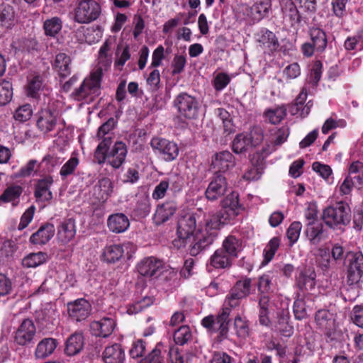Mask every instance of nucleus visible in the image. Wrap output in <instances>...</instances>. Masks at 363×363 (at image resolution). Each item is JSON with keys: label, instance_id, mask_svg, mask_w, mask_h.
Returning <instances> with one entry per match:
<instances>
[{"label": "nucleus", "instance_id": "f257e3e1", "mask_svg": "<svg viewBox=\"0 0 363 363\" xmlns=\"http://www.w3.org/2000/svg\"><path fill=\"white\" fill-rule=\"evenodd\" d=\"M222 210L216 213L209 214L206 224V237L202 236L203 242L209 243L213 237H217L220 227L233 220L241 210L238 194L232 192L221 201Z\"/></svg>", "mask_w": 363, "mask_h": 363}, {"label": "nucleus", "instance_id": "f03ea898", "mask_svg": "<svg viewBox=\"0 0 363 363\" xmlns=\"http://www.w3.org/2000/svg\"><path fill=\"white\" fill-rule=\"evenodd\" d=\"M208 216L204 218L203 223L196 225V218L193 213H186L182 216L177 224V234L181 240H187L192 238V243L189 248V253L192 256H196L206 247L210 246L215 240L216 237H213L211 242H203L202 236L206 237V222Z\"/></svg>", "mask_w": 363, "mask_h": 363}, {"label": "nucleus", "instance_id": "7ed1b4c3", "mask_svg": "<svg viewBox=\"0 0 363 363\" xmlns=\"http://www.w3.org/2000/svg\"><path fill=\"white\" fill-rule=\"evenodd\" d=\"M101 6L94 0H79L74 11V20L79 23H89L96 20Z\"/></svg>", "mask_w": 363, "mask_h": 363}, {"label": "nucleus", "instance_id": "20e7f679", "mask_svg": "<svg viewBox=\"0 0 363 363\" xmlns=\"http://www.w3.org/2000/svg\"><path fill=\"white\" fill-rule=\"evenodd\" d=\"M101 78L93 73L84 79L79 88L73 92V96L78 101L83 100L86 103L92 101L100 94Z\"/></svg>", "mask_w": 363, "mask_h": 363}, {"label": "nucleus", "instance_id": "39448f33", "mask_svg": "<svg viewBox=\"0 0 363 363\" xmlns=\"http://www.w3.org/2000/svg\"><path fill=\"white\" fill-rule=\"evenodd\" d=\"M263 140V131L259 128L252 129L249 133L237 135L233 141V150L239 154L259 145Z\"/></svg>", "mask_w": 363, "mask_h": 363}, {"label": "nucleus", "instance_id": "423d86ee", "mask_svg": "<svg viewBox=\"0 0 363 363\" xmlns=\"http://www.w3.org/2000/svg\"><path fill=\"white\" fill-rule=\"evenodd\" d=\"M323 219L325 224L334 227L350 222V207L343 202H339L334 206H329L323 211Z\"/></svg>", "mask_w": 363, "mask_h": 363}, {"label": "nucleus", "instance_id": "0eeeda50", "mask_svg": "<svg viewBox=\"0 0 363 363\" xmlns=\"http://www.w3.org/2000/svg\"><path fill=\"white\" fill-rule=\"evenodd\" d=\"M150 145L155 153L166 162H172L179 155V148L173 141L162 138H153Z\"/></svg>", "mask_w": 363, "mask_h": 363}, {"label": "nucleus", "instance_id": "6e6552de", "mask_svg": "<svg viewBox=\"0 0 363 363\" xmlns=\"http://www.w3.org/2000/svg\"><path fill=\"white\" fill-rule=\"evenodd\" d=\"M230 308H223L218 315H208L202 320V325L211 332L219 331L220 335L225 337L228 330V318Z\"/></svg>", "mask_w": 363, "mask_h": 363}, {"label": "nucleus", "instance_id": "1a4fd4ad", "mask_svg": "<svg viewBox=\"0 0 363 363\" xmlns=\"http://www.w3.org/2000/svg\"><path fill=\"white\" fill-rule=\"evenodd\" d=\"M60 121V111L49 104L48 107L39 112L37 126L40 131L46 133L53 130Z\"/></svg>", "mask_w": 363, "mask_h": 363}, {"label": "nucleus", "instance_id": "9d476101", "mask_svg": "<svg viewBox=\"0 0 363 363\" xmlns=\"http://www.w3.org/2000/svg\"><path fill=\"white\" fill-rule=\"evenodd\" d=\"M180 115L186 118H195L198 115L199 103L196 98L186 94H179L174 101Z\"/></svg>", "mask_w": 363, "mask_h": 363}, {"label": "nucleus", "instance_id": "9b49d317", "mask_svg": "<svg viewBox=\"0 0 363 363\" xmlns=\"http://www.w3.org/2000/svg\"><path fill=\"white\" fill-rule=\"evenodd\" d=\"M227 190L226 178L220 173H216L206 190V197L209 201H216L223 196Z\"/></svg>", "mask_w": 363, "mask_h": 363}, {"label": "nucleus", "instance_id": "f8f14e48", "mask_svg": "<svg viewBox=\"0 0 363 363\" xmlns=\"http://www.w3.org/2000/svg\"><path fill=\"white\" fill-rule=\"evenodd\" d=\"M161 260L150 257L143 259L137 266L140 274L148 277H157L160 275L162 269Z\"/></svg>", "mask_w": 363, "mask_h": 363}, {"label": "nucleus", "instance_id": "ddd939ff", "mask_svg": "<svg viewBox=\"0 0 363 363\" xmlns=\"http://www.w3.org/2000/svg\"><path fill=\"white\" fill-rule=\"evenodd\" d=\"M68 313L71 318L76 321L85 320L90 314L91 305L84 298H79L67 306Z\"/></svg>", "mask_w": 363, "mask_h": 363}, {"label": "nucleus", "instance_id": "4468645a", "mask_svg": "<svg viewBox=\"0 0 363 363\" xmlns=\"http://www.w3.org/2000/svg\"><path fill=\"white\" fill-rule=\"evenodd\" d=\"M315 320L318 328L330 335L337 328L335 315L328 310H319L315 315Z\"/></svg>", "mask_w": 363, "mask_h": 363}, {"label": "nucleus", "instance_id": "2eb2a0df", "mask_svg": "<svg viewBox=\"0 0 363 363\" xmlns=\"http://www.w3.org/2000/svg\"><path fill=\"white\" fill-rule=\"evenodd\" d=\"M35 334V327L30 319L24 320L15 335V342L19 345H27L32 342Z\"/></svg>", "mask_w": 363, "mask_h": 363}, {"label": "nucleus", "instance_id": "dca6fc26", "mask_svg": "<svg viewBox=\"0 0 363 363\" xmlns=\"http://www.w3.org/2000/svg\"><path fill=\"white\" fill-rule=\"evenodd\" d=\"M127 147L123 142H116L108 153L107 163L114 169H118L124 163Z\"/></svg>", "mask_w": 363, "mask_h": 363}, {"label": "nucleus", "instance_id": "f3484780", "mask_svg": "<svg viewBox=\"0 0 363 363\" xmlns=\"http://www.w3.org/2000/svg\"><path fill=\"white\" fill-rule=\"evenodd\" d=\"M116 325L113 318L104 317L99 320L93 321L90 328L92 334L95 336L107 337L113 333Z\"/></svg>", "mask_w": 363, "mask_h": 363}, {"label": "nucleus", "instance_id": "a211bd4d", "mask_svg": "<svg viewBox=\"0 0 363 363\" xmlns=\"http://www.w3.org/2000/svg\"><path fill=\"white\" fill-rule=\"evenodd\" d=\"M235 164V158L229 151L216 153L213 158L211 167L218 173L225 172Z\"/></svg>", "mask_w": 363, "mask_h": 363}, {"label": "nucleus", "instance_id": "6ab92c4d", "mask_svg": "<svg viewBox=\"0 0 363 363\" xmlns=\"http://www.w3.org/2000/svg\"><path fill=\"white\" fill-rule=\"evenodd\" d=\"M363 274V255L360 252L350 255L348 269V281L357 283Z\"/></svg>", "mask_w": 363, "mask_h": 363}, {"label": "nucleus", "instance_id": "aec40b11", "mask_svg": "<svg viewBox=\"0 0 363 363\" xmlns=\"http://www.w3.org/2000/svg\"><path fill=\"white\" fill-rule=\"evenodd\" d=\"M53 183L52 177L46 176L38 179L35 184L34 195L38 201H49L52 199L50 186Z\"/></svg>", "mask_w": 363, "mask_h": 363}, {"label": "nucleus", "instance_id": "412c9836", "mask_svg": "<svg viewBox=\"0 0 363 363\" xmlns=\"http://www.w3.org/2000/svg\"><path fill=\"white\" fill-rule=\"evenodd\" d=\"M107 225L110 231L114 233H122L130 226V220L126 215L117 213L108 216Z\"/></svg>", "mask_w": 363, "mask_h": 363}, {"label": "nucleus", "instance_id": "4be33fe9", "mask_svg": "<svg viewBox=\"0 0 363 363\" xmlns=\"http://www.w3.org/2000/svg\"><path fill=\"white\" fill-rule=\"evenodd\" d=\"M55 232V226L52 224L45 223L32 234L29 240L33 245H43L50 240L54 236Z\"/></svg>", "mask_w": 363, "mask_h": 363}, {"label": "nucleus", "instance_id": "5701e85b", "mask_svg": "<svg viewBox=\"0 0 363 363\" xmlns=\"http://www.w3.org/2000/svg\"><path fill=\"white\" fill-rule=\"evenodd\" d=\"M177 206L174 201H167L157 207L154 215V220L157 225L167 221L177 211Z\"/></svg>", "mask_w": 363, "mask_h": 363}, {"label": "nucleus", "instance_id": "b1692460", "mask_svg": "<svg viewBox=\"0 0 363 363\" xmlns=\"http://www.w3.org/2000/svg\"><path fill=\"white\" fill-rule=\"evenodd\" d=\"M76 226L73 219L69 218L63 220L57 228V239L63 244L68 243L75 236Z\"/></svg>", "mask_w": 363, "mask_h": 363}, {"label": "nucleus", "instance_id": "393cba45", "mask_svg": "<svg viewBox=\"0 0 363 363\" xmlns=\"http://www.w3.org/2000/svg\"><path fill=\"white\" fill-rule=\"evenodd\" d=\"M304 233L312 245H318L325 238L323 225L313 221H309Z\"/></svg>", "mask_w": 363, "mask_h": 363}, {"label": "nucleus", "instance_id": "a878e982", "mask_svg": "<svg viewBox=\"0 0 363 363\" xmlns=\"http://www.w3.org/2000/svg\"><path fill=\"white\" fill-rule=\"evenodd\" d=\"M103 359L105 363H123L125 352L121 345L115 343L105 348Z\"/></svg>", "mask_w": 363, "mask_h": 363}, {"label": "nucleus", "instance_id": "bb28decb", "mask_svg": "<svg viewBox=\"0 0 363 363\" xmlns=\"http://www.w3.org/2000/svg\"><path fill=\"white\" fill-rule=\"evenodd\" d=\"M316 274L313 269L301 271L296 278L297 285L301 291H311L315 286Z\"/></svg>", "mask_w": 363, "mask_h": 363}, {"label": "nucleus", "instance_id": "cd10ccee", "mask_svg": "<svg viewBox=\"0 0 363 363\" xmlns=\"http://www.w3.org/2000/svg\"><path fill=\"white\" fill-rule=\"evenodd\" d=\"M233 259V258L229 257L223 249L219 248L210 257L208 267H212L214 269L229 268L232 264Z\"/></svg>", "mask_w": 363, "mask_h": 363}, {"label": "nucleus", "instance_id": "c85d7f7f", "mask_svg": "<svg viewBox=\"0 0 363 363\" xmlns=\"http://www.w3.org/2000/svg\"><path fill=\"white\" fill-rule=\"evenodd\" d=\"M57 346V341L52 337L43 339L36 346L35 356L38 359H44L51 355Z\"/></svg>", "mask_w": 363, "mask_h": 363}, {"label": "nucleus", "instance_id": "c756f323", "mask_svg": "<svg viewBox=\"0 0 363 363\" xmlns=\"http://www.w3.org/2000/svg\"><path fill=\"white\" fill-rule=\"evenodd\" d=\"M84 337L81 333L71 335L66 341L65 352L68 356L79 354L84 347Z\"/></svg>", "mask_w": 363, "mask_h": 363}, {"label": "nucleus", "instance_id": "7c9ffc66", "mask_svg": "<svg viewBox=\"0 0 363 363\" xmlns=\"http://www.w3.org/2000/svg\"><path fill=\"white\" fill-rule=\"evenodd\" d=\"M257 41L263 50H267L269 52L277 50L279 46L275 34L269 30H262Z\"/></svg>", "mask_w": 363, "mask_h": 363}, {"label": "nucleus", "instance_id": "2f4dec72", "mask_svg": "<svg viewBox=\"0 0 363 363\" xmlns=\"http://www.w3.org/2000/svg\"><path fill=\"white\" fill-rule=\"evenodd\" d=\"M113 184L110 179L102 178L94 186V194L99 201H106L112 194Z\"/></svg>", "mask_w": 363, "mask_h": 363}, {"label": "nucleus", "instance_id": "473e14b6", "mask_svg": "<svg viewBox=\"0 0 363 363\" xmlns=\"http://www.w3.org/2000/svg\"><path fill=\"white\" fill-rule=\"evenodd\" d=\"M70 65L69 56L65 53H59L55 57L53 67L61 77H67L71 72Z\"/></svg>", "mask_w": 363, "mask_h": 363}, {"label": "nucleus", "instance_id": "72a5a7b5", "mask_svg": "<svg viewBox=\"0 0 363 363\" xmlns=\"http://www.w3.org/2000/svg\"><path fill=\"white\" fill-rule=\"evenodd\" d=\"M310 36L315 50L317 52H323L327 45L325 33L319 28L313 27L310 29Z\"/></svg>", "mask_w": 363, "mask_h": 363}, {"label": "nucleus", "instance_id": "f704fd0d", "mask_svg": "<svg viewBox=\"0 0 363 363\" xmlns=\"http://www.w3.org/2000/svg\"><path fill=\"white\" fill-rule=\"evenodd\" d=\"M241 241L233 235H228L223 242V249L229 257L235 259L241 250Z\"/></svg>", "mask_w": 363, "mask_h": 363}, {"label": "nucleus", "instance_id": "c9c22d12", "mask_svg": "<svg viewBox=\"0 0 363 363\" xmlns=\"http://www.w3.org/2000/svg\"><path fill=\"white\" fill-rule=\"evenodd\" d=\"M123 255V247L121 245H111L106 246L103 252L104 261L111 263L118 261Z\"/></svg>", "mask_w": 363, "mask_h": 363}, {"label": "nucleus", "instance_id": "e433bc0d", "mask_svg": "<svg viewBox=\"0 0 363 363\" xmlns=\"http://www.w3.org/2000/svg\"><path fill=\"white\" fill-rule=\"evenodd\" d=\"M112 143L111 138L110 137L105 138L98 145L94 155V161L99 164H104L106 161L107 162L108 158V149Z\"/></svg>", "mask_w": 363, "mask_h": 363}, {"label": "nucleus", "instance_id": "4c0bfd02", "mask_svg": "<svg viewBox=\"0 0 363 363\" xmlns=\"http://www.w3.org/2000/svg\"><path fill=\"white\" fill-rule=\"evenodd\" d=\"M62 21L60 18L55 16L44 21L43 29L47 36L55 37L62 30Z\"/></svg>", "mask_w": 363, "mask_h": 363}, {"label": "nucleus", "instance_id": "58836bf2", "mask_svg": "<svg viewBox=\"0 0 363 363\" xmlns=\"http://www.w3.org/2000/svg\"><path fill=\"white\" fill-rule=\"evenodd\" d=\"M48 256L47 253L38 252L36 253H30L23 258V265L25 267H37L47 262Z\"/></svg>", "mask_w": 363, "mask_h": 363}, {"label": "nucleus", "instance_id": "ea45409f", "mask_svg": "<svg viewBox=\"0 0 363 363\" xmlns=\"http://www.w3.org/2000/svg\"><path fill=\"white\" fill-rule=\"evenodd\" d=\"M233 329L236 335L240 339H245L250 335L248 321L240 315H237L234 320Z\"/></svg>", "mask_w": 363, "mask_h": 363}, {"label": "nucleus", "instance_id": "a19ab883", "mask_svg": "<svg viewBox=\"0 0 363 363\" xmlns=\"http://www.w3.org/2000/svg\"><path fill=\"white\" fill-rule=\"evenodd\" d=\"M286 116V108L284 106L269 108L264 112L265 118L272 124L279 123Z\"/></svg>", "mask_w": 363, "mask_h": 363}, {"label": "nucleus", "instance_id": "79ce46f5", "mask_svg": "<svg viewBox=\"0 0 363 363\" xmlns=\"http://www.w3.org/2000/svg\"><path fill=\"white\" fill-rule=\"evenodd\" d=\"M0 21L1 26L10 28L15 24V12L10 5L4 6L0 12Z\"/></svg>", "mask_w": 363, "mask_h": 363}, {"label": "nucleus", "instance_id": "37998d69", "mask_svg": "<svg viewBox=\"0 0 363 363\" xmlns=\"http://www.w3.org/2000/svg\"><path fill=\"white\" fill-rule=\"evenodd\" d=\"M317 262L323 270L328 269L335 263L333 259H330L329 249L320 247L317 251Z\"/></svg>", "mask_w": 363, "mask_h": 363}, {"label": "nucleus", "instance_id": "c03bdc74", "mask_svg": "<svg viewBox=\"0 0 363 363\" xmlns=\"http://www.w3.org/2000/svg\"><path fill=\"white\" fill-rule=\"evenodd\" d=\"M13 97V87L9 81L0 82V106L7 104Z\"/></svg>", "mask_w": 363, "mask_h": 363}, {"label": "nucleus", "instance_id": "a18cd8bd", "mask_svg": "<svg viewBox=\"0 0 363 363\" xmlns=\"http://www.w3.org/2000/svg\"><path fill=\"white\" fill-rule=\"evenodd\" d=\"M270 7V0H264L255 4L252 6L251 11L252 14H254V13L256 14L255 18L260 20L267 15Z\"/></svg>", "mask_w": 363, "mask_h": 363}, {"label": "nucleus", "instance_id": "49530a36", "mask_svg": "<svg viewBox=\"0 0 363 363\" xmlns=\"http://www.w3.org/2000/svg\"><path fill=\"white\" fill-rule=\"evenodd\" d=\"M97 60V65L91 73L101 78L104 72H106L110 68L112 63V57L104 55H98Z\"/></svg>", "mask_w": 363, "mask_h": 363}, {"label": "nucleus", "instance_id": "de8ad7c7", "mask_svg": "<svg viewBox=\"0 0 363 363\" xmlns=\"http://www.w3.org/2000/svg\"><path fill=\"white\" fill-rule=\"evenodd\" d=\"M116 121L113 118H110L106 123L101 125L98 130L96 138L99 140H104L110 137L112 139L111 131L116 126Z\"/></svg>", "mask_w": 363, "mask_h": 363}, {"label": "nucleus", "instance_id": "09e8293b", "mask_svg": "<svg viewBox=\"0 0 363 363\" xmlns=\"http://www.w3.org/2000/svg\"><path fill=\"white\" fill-rule=\"evenodd\" d=\"M268 305L269 297L267 296H262L259 302V320L261 325L267 326L270 321L268 318Z\"/></svg>", "mask_w": 363, "mask_h": 363}, {"label": "nucleus", "instance_id": "8fccbe9b", "mask_svg": "<svg viewBox=\"0 0 363 363\" xmlns=\"http://www.w3.org/2000/svg\"><path fill=\"white\" fill-rule=\"evenodd\" d=\"M23 189L19 185L9 186L0 196V200L4 202H10L18 198L22 194Z\"/></svg>", "mask_w": 363, "mask_h": 363}, {"label": "nucleus", "instance_id": "3c124183", "mask_svg": "<svg viewBox=\"0 0 363 363\" xmlns=\"http://www.w3.org/2000/svg\"><path fill=\"white\" fill-rule=\"evenodd\" d=\"M250 287L251 279L245 278L242 280L238 281L231 290L244 298L250 294Z\"/></svg>", "mask_w": 363, "mask_h": 363}, {"label": "nucleus", "instance_id": "603ef678", "mask_svg": "<svg viewBox=\"0 0 363 363\" xmlns=\"http://www.w3.org/2000/svg\"><path fill=\"white\" fill-rule=\"evenodd\" d=\"M280 240L275 237L270 240L264 250V262L267 264L274 257L277 249L279 248Z\"/></svg>", "mask_w": 363, "mask_h": 363}, {"label": "nucleus", "instance_id": "864d4df0", "mask_svg": "<svg viewBox=\"0 0 363 363\" xmlns=\"http://www.w3.org/2000/svg\"><path fill=\"white\" fill-rule=\"evenodd\" d=\"M79 164V159L76 156L72 157L61 167L60 175L62 179L74 174Z\"/></svg>", "mask_w": 363, "mask_h": 363}, {"label": "nucleus", "instance_id": "5fc2aeb1", "mask_svg": "<svg viewBox=\"0 0 363 363\" xmlns=\"http://www.w3.org/2000/svg\"><path fill=\"white\" fill-rule=\"evenodd\" d=\"M33 115V108L30 104H23L19 106L13 113L15 120L19 122L28 121Z\"/></svg>", "mask_w": 363, "mask_h": 363}, {"label": "nucleus", "instance_id": "6e6d98bb", "mask_svg": "<svg viewBox=\"0 0 363 363\" xmlns=\"http://www.w3.org/2000/svg\"><path fill=\"white\" fill-rule=\"evenodd\" d=\"M274 328L284 336H290L293 333V328L289 324V317L285 314L279 318Z\"/></svg>", "mask_w": 363, "mask_h": 363}, {"label": "nucleus", "instance_id": "4d7b16f0", "mask_svg": "<svg viewBox=\"0 0 363 363\" xmlns=\"http://www.w3.org/2000/svg\"><path fill=\"white\" fill-rule=\"evenodd\" d=\"M191 338L190 328L186 325L180 327L174 332V340L177 345H183Z\"/></svg>", "mask_w": 363, "mask_h": 363}, {"label": "nucleus", "instance_id": "13d9d810", "mask_svg": "<svg viewBox=\"0 0 363 363\" xmlns=\"http://www.w3.org/2000/svg\"><path fill=\"white\" fill-rule=\"evenodd\" d=\"M302 229V224L299 221H294L286 230V236L289 240L290 245L297 242Z\"/></svg>", "mask_w": 363, "mask_h": 363}, {"label": "nucleus", "instance_id": "bf43d9fd", "mask_svg": "<svg viewBox=\"0 0 363 363\" xmlns=\"http://www.w3.org/2000/svg\"><path fill=\"white\" fill-rule=\"evenodd\" d=\"M43 86V81L40 76H35L31 79L27 86L28 96L30 97H36L38 91Z\"/></svg>", "mask_w": 363, "mask_h": 363}, {"label": "nucleus", "instance_id": "052dcab7", "mask_svg": "<svg viewBox=\"0 0 363 363\" xmlns=\"http://www.w3.org/2000/svg\"><path fill=\"white\" fill-rule=\"evenodd\" d=\"M160 345H157L147 357L141 359V363H164V360L160 356Z\"/></svg>", "mask_w": 363, "mask_h": 363}, {"label": "nucleus", "instance_id": "680f3d73", "mask_svg": "<svg viewBox=\"0 0 363 363\" xmlns=\"http://www.w3.org/2000/svg\"><path fill=\"white\" fill-rule=\"evenodd\" d=\"M62 161L63 160L61 157L54 154L48 155L43 157L41 164H44L47 168V171L50 172L55 167L60 164Z\"/></svg>", "mask_w": 363, "mask_h": 363}, {"label": "nucleus", "instance_id": "e2e57ef3", "mask_svg": "<svg viewBox=\"0 0 363 363\" xmlns=\"http://www.w3.org/2000/svg\"><path fill=\"white\" fill-rule=\"evenodd\" d=\"M147 83L152 91H156L160 86V74L159 70H152L147 79Z\"/></svg>", "mask_w": 363, "mask_h": 363}, {"label": "nucleus", "instance_id": "0e129e2a", "mask_svg": "<svg viewBox=\"0 0 363 363\" xmlns=\"http://www.w3.org/2000/svg\"><path fill=\"white\" fill-rule=\"evenodd\" d=\"M39 164L38 161L35 160H30L24 167H22L18 172V176L26 177L33 174V172H36Z\"/></svg>", "mask_w": 363, "mask_h": 363}, {"label": "nucleus", "instance_id": "69168bd1", "mask_svg": "<svg viewBox=\"0 0 363 363\" xmlns=\"http://www.w3.org/2000/svg\"><path fill=\"white\" fill-rule=\"evenodd\" d=\"M145 342L143 340H137L133 343L130 354L133 358L142 357L145 353Z\"/></svg>", "mask_w": 363, "mask_h": 363}, {"label": "nucleus", "instance_id": "338daca9", "mask_svg": "<svg viewBox=\"0 0 363 363\" xmlns=\"http://www.w3.org/2000/svg\"><path fill=\"white\" fill-rule=\"evenodd\" d=\"M35 208L34 206H30L22 215L18 229L21 230L26 228L33 220Z\"/></svg>", "mask_w": 363, "mask_h": 363}, {"label": "nucleus", "instance_id": "774afa93", "mask_svg": "<svg viewBox=\"0 0 363 363\" xmlns=\"http://www.w3.org/2000/svg\"><path fill=\"white\" fill-rule=\"evenodd\" d=\"M153 299L151 297H145L142 301L134 303L128 309L129 314L137 313L147 306L152 305Z\"/></svg>", "mask_w": 363, "mask_h": 363}]
</instances>
